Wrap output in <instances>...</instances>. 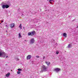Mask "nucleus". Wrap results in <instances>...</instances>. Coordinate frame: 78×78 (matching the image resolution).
I'll use <instances>...</instances> for the list:
<instances>
[{
    "mask_svg": "<svg viewBox=\"0 0 78 78\" xmlns=\"http://www.w3.org/2000/svg\"><path fill=\"white\" fill-rule=\"evenodd\" d=\"M36 34V32L35 31H33L31 32H29L28 34V36H34Z\"/></svg>",
    "mask_w": 78,
    "mask_h": 78,
    "instance_id": "nucleus-1",
    "label": "nucleus"
},
{
    "mask_svg": "<svg viewBox=\"0 0 78 78\" xmlns=\"http://www.w3.org/2000/svg\"><path fill=\"white\" fill-rule=\"evenodd\" d=\"M5 57V54L3 51H0V57Z\"/></svg>",
    "mask_w": 78,
    "mask_h": 78,
    "instance_id": "nucleus-2",
    "label": "nucleus"
},
{
    "mask_svg": "<svg viewBox=\"0 0 78 78\" xmlns=\"http://www.w3.org/2000/svg\"><path fill=\"white\" fill-rule=\"evenodd\" d=\"M2 7L3 9H5V8H8L9 7V6L8 4L3 5H2Z\"/></svg>",
    "mask_w": 78,
    "mask_h": 78,
    "instance_id": "nucleus-3",
    "label": "nucleus"
},
{
    "mask_svg": "<svg viewBox=\"0 0 78 78\" xmlns=\"http://www.w3.org/2000/svg\"><path fill=\"white\" fill-rule=\"evenodd\" d=\"M42 69L43 70V71L44 72H46L47 70V67L46 66L44 65H43L42 66Z\"/></svg>",
    "mask_w": 78,
    "mask_h": 78,
    "instance_id": "nucleus-4",
    "label": "nucleus"
},
{
    "mask_svg": "<svg viewBox=\"0 0 78 78\" xmlns=\"http://www.w3.org/2000/svg\"><path fill=\"white\" fill-rule=\"evenodd\" d=\"M60 70H61V69H60L58 68H55L54 69V70L57 73H58L59 72V71H60Z\"/></svg>",
    "mask_w": 78,
    "mask_h": 78,
    "instance_id": "nucleus-5",
    "label": "nucleus"
},
{
    "mask_svg": "<svg viewBox=\"0 0 78 78\" xmlns=\"http://www.w3.org/2000/svg\"><path fill=\"white\" fill-rule=\"evenodd\" d=\"M14 27H15V24L14 23H12L10 24V27L11 28H14Z\"/></svg>",
    "mask_w": 78,
    "mask_h": 78,
    "instance_id": "nucleus-6",
    "label": "nucleus"
},
{
    "mask_svg": "<svg viewBox=\"0 0 78 78\" xmlns=\"http://www.w3.org/2000/svg\"><path fill=\"white\" fill-rule=\"evenodd\" d=\"M31 58V55H28L27 57V60L30 59Z\"/></svg>",
    "mask_w": 78,
    "mask_h": 78,
    "instance_id": "nucleus-7",
    "label": "nucleus"
},
{
    "mask_svg": "<svg viewBox=\"0 0 78 78\" xmlns=\"http://www.w3.org/2000/svg\"><path fill=\"white\" fill-rule=\"evenodd\" d=\"M30 41V44H34V38L31 39Z\"/></svg>",
    "mask_w": 78,
    "mask_h": 78,
    "instance_id": "nucleus-8",
    "label": "nucleus"
},
{
    "mask_svg": "<svg viewBox=\"0 0 78 78\" xmlns=\"http://www.w3.org/2000/svg\"><path fill=\"white\" fill-rule=\"evenodd\" d=\"M62 36H63V37H67V34L66 33H64L63 34Z\"/></svg>",
    "mask_w": 78,
    "mask_h": 78,
    "instance_id": "nucleus-9",
    "label": "nucleus"
},
{
    "mask_svg": "<svg viewBox=\"0 0 78 78\" xmlns=\"http://www.w3.org/2000/svg\"><path fill=\"white\" fill-rule=\"evenodd\" d=\"M72 44H69L67 46V48H71V47H72Z\"/></svg>",
    "mask_w": 78,
    "mask_h": 78,
    "instance_id": "nucleus-10",
    "label": "nucleus"
},
{
    "mask_svg": "<svg viewBox=\"0 0 78 78\" xmlns=\"http://www.w3.org/2000/svg\"><path fill=\"white\" fill-rule=\"evenodd\" d=\"M10 75V73H8L5 76L8 78V77H9V75Z\"/></svg>",
    "mask_w": 78,
    "mask_h": 78,
    "instance_id": "nucleus-11",
    "label": "nucleus"
},
{
    "mask_svg": "<svg viewBox=\"0 0 78 78\" xmlns=\"http://www.w3.org/2000/svg\"><path fill=\"white\" fill-rule=\"evenodd\" d=\"M18 37L19 38H21L22 37V36H21V34H20V33L18 34Z\"/></svg>",
    "mask_w": 78,
    "mask_h": 78,
    "instance_id": "nucleus-12",
    "label": "nucleus"
},
{
    "mask_svg": "<svg viewBox=\"0 0 78 78\" xmlns=\"http://www.w3.org/2000/svg\"><path fill=\"white\" fill-rule=\"evenodd\" d=\"M19 27L21 29H22V24H20V25L19 26Z\"/></svg>",
    "mask_w": 78,
    "mask_h": 78,
    "instance_id": "nucleus-13",
    "label": "nucleus"
},
{
    "mask_svg": "<svg viewBox=\"0 0 78 78\" xmlns=\"http://www.w3.org/2000/svg\"><path fill=\"white\" fill-rule=\"evenodd\" d=\"M53 0H49V2L51 4L52 3L51 2H52V1H53Z\"/></svg>",
    "mask_w": 78,
    "mask_h": 78,
    "instance_id": "nucleus-14",
    "label": "nucleus"
},
{
    "mask_svg": "<svg viewBox=\"0 0 78 78\" xmlns=\"http://www.w3.org/2000/svg\"><path fill=\"white\" fill-rule=\"evenodd\" d=\"M18 71H22V69H18Z\"/></svg>",
    "mask_w": 78,
    "mask_h": 78,
    "instance_id": "nucleus-15",
    "label": "nucleus"
},
{
    "mask_svg": "<svg viewBox=\"0 0 78 78\" xmlns=\"http://www.w3.org/2000/svg\"><path fill=\"white\" fill-rule=\"evenodd\" d=\"M17 74H20V72L19 71L17 72Z\"/></svg>",
    "mask_w": 78,
    "mask_h": 78,
    "instance_id": "nucleus-16",
    "label": "nucleus"
},
{
    "mask_svg": "<svg viewBox=\"0 0 78 78\" xmlns=\"http://www.w3.org/2000/svg\"><path fill=\"white\" fill-rule=\"evenodd\" d=\"M50 62H48V63L47 64V66H50Z\"/></svg>",
    "mask_w": 78,
    "mask_h": 78,
    "instance_id": "nucleus-17",
    "label": "nucleus"
},
{
    "mask_svg": "<svg viewBox=\"0 0 78 78\" xmlns=\"http://www.w3.org/2000/svg\"><path fill=\"white\" fill-rule=\"evenodd\" d=\"M43 70H41V71H40L41 73H42V72H43Z\"/></svg>",
    "mask_w": 78,
    "mask_h": 78,
    "instance_id": "nucleus-18",
    "label": "nucleus"
},
{
    "mask_svg": "<svg viewBox=\"0 0 78 78\" xmlns=\"http://www.w3.org/2000/svg\"><path fill=\"white\" fill-rule=\"evenodd\" d=\"M16 60L17 61H19V59L18 58H16Z\"/></svg>",
    "mask_w": 78,
    "mask_h": 78,
    "instance_id": "nucleus-19",
    "label": "nucleus"
},
{
    "mask_svg": "<svg viewBox=\"0 0 78 78\" xmlns=\"http://www.w3.org/2000/svg\"><path fill=\"white\" fill-rule=\"evenodd\" d=\"M58 53H59V52L58 51H57L56 52V54H57V55H58Z\"/></svg>",
    "mask_w": 78,
    "mask_h": 78,
    "instance_id": "nucleus-20",
    "label": "nucleus"
},
{
    "mask_svg": "<svg viewBox=\"0 0 78 78\" xmlns=\"http://www.w3.org/2000/svg\"><path fill=\"white\" fill-rule=\"evenodd\" d=\"M45 63H46V64H47L48 63V62H47V61H45Z\"/></svg>",
    "mask_w": 78,
    "mask_h": 78,
    "instance_id": "nucleus-21",
    "label": "nucleus"
},
{
    "mask_svg": "<svg viewBox=\"0 0 78 78\" xmlns=\"http://www.w3.org/2000/svg\"><path fill=\"white\" fill-rule=\"evenodd\" d=\"M36 57H37V58H39V56H37Z\"/></svg>",
    "mask_w": 78,
    "mask_h": 78,
    "instance_id": "nucleus-22",
    "label": "nucleus"
},
{
    "mask_svg": "<svg viewBox=\"0 0 78 78\" xmlns=\"http://www.w3.org/2000/svg\"><path fill=\"white\" fill-rule=\"evenodd\" d=\"M43 59H45V56H43Z\"/></svg>",
    "mask_w": 78,
    "mask_h": 78,
    "instance_id": "nucleus-23",
    "label": "nucleus"
},
{
    "mask_svg": "<svg viewBox=\"0 0 78 78\" xmlns=\"http://www.w3.org/2000/svg\"><path fill=\"white\" fill-rule=\"evenodd\" d=\"M75 19H74L72 21V22H73L74 21H75Z\"/></svg>",
    "mask_w": 78,
    "mask_h": 78,
    "instance_id": "nucleus-24",
    "label": "nucleus"
},
{
    "mask_svg": "<svg viewBox=\"0 0 78 78\" xmlns=\"http://www.w3.org/2000/svg\"><path fill=\"white\" fill-rule=\"evenodd\" d=\"M55 45H58V44H57V43H56L55 44Z\"/></svg>",
    "mask_w": 78,
    "mask_h": 78,
    "instance_id": "nucleus-25",
    "label": "nucleus"
},
{
    "mask_svg": "<svg viewBox=\"0 0 78 78\" xmlns=\"http://www.w3.org/2000/svg\"><path fill=\"white\" fill-rule=\"evenodd\" d=\"M3 4H4V5H5V2H4L2 3Z\"/></svg>",
    "mask_w": 78,
    "mask_h": 78,
    "instance_id": "nucleus-26",
    "label": "nucleus"
},
{
    "mask_svg": "<svg viewBox=\"0 0 78 78\" xmlns=\"http://www.w3.org/2000/svg\"><path fill=\"white\" fill-rule=\"evenodd\" d=\"M3 21L2 20V21H1V23H3Z\"/></svg>",
    "mask_w": 78,
    "mask_h": 78,
    "instance_id": "nucleus-27",
    "label": "nucleus"
},
{
    "mask_svg": "<svg viewBox=\"0 0 78 78\" xmlns=\"http://www.w3.org/2000/svg\"><path fill=\"white\" fill-rule=\"evenodd\" d=\"M6 58H8V56H7L6 57Z\"/></svg>",
    "mask_w": 78,
    "mask_h": 78,
    "instance_id": "nucleus-28",
    "label": "nucleus"
},
{
    "mask_svg": "<svg viewBox=\"0 0 78 78\" xmlns=\"http://www.w3.org/2000/svg\"><path fill=\"white\" fill-rule=\"evenodd\" d=\"M7 65H8L7 64H5V66H7Z\"/></svg>",
    "mask_w": 78,
    "mask_h": 78,
    "instance_id": "nucleus-29",
    "label": "nucleus"
},
{
    "mask_svg": "<svg viewBox=\"0 0 78 78\" xmlns=\"http://www.w3.org/2000/svg\"><path fill=\"white\" fill-rule=\"evenodd\" d=\"M22 16H24V15L22 14Z\"/></svg>",
    "mask_w": 78,
    "mask_h": 78,
    "instance_id": "nucleus-30",
    "label": "nucleus"
},
{
    "mask_svg": "<svg viewBox=\"0 0 78 78\" xmlns=\"http://www.w3.org/2000/svg\"><path fill=\"white\" fill-rule=\"evenodd\" d=\"M76 28H78V26H77V27Z\"/></svg>",
    "mask_w": 78,
    "mask_h": 78,
    "instance_id": "nucleus-31",
    "label": "nucleus"
},
{
    "mask_svg": "<svg viewBox=\"0 0 78 78\" xmlns=\"http://www.w3.org/2000/svg\"><path fill=\"white\" fill-rule=\"evenodd\" d=\"M6 27H7V25H6Z\"/></svg>",
    "mask_w": 78,
    "mask_h": 78,
    "instance_id": "nucleus-32",
    "label": "nucleus"
},
{
    "mask_svg": "<svg viewBox=\"0 0 78 78\" xmlns=\"http://www.w3.org/2000/svg\"><path fill=\"white\" fill-rule=\"evenodd\" d=\"M0 24H1V23H0Z\"/></svg>",
    "mask_w": 78,
    "mask_h": 78,
    "instance_id": "nucleus-33",
    "label": "nucleus"
},
{
    "mask_svg": "<svg viewBox=\"0 0 78 78\" xmlns=\"http://www.w3.org/2000/svg\"><path fill=\"white\" fill-rule=\"evenodd\" d=\"M18 11H19V9H18Z\"/></svg>",
    "mask_w": 78,
    "mask_h": 78,
    "instance_id": "nucleus-34",
    "label": "nucleus"
}]
</instances>
